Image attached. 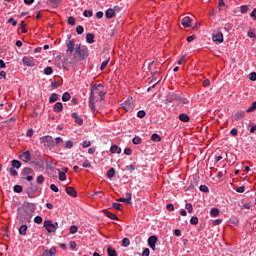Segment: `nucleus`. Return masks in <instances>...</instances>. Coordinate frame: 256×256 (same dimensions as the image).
Here are the masks:
<instances>
[{"instance_id":"nucleus-1","label":"nucleus","mask_w":256,"mask_h":256,"mask_svg":"<svg viewBox=\"0 0 256 256\" xmlns=\"http://www.w3.org/2000/svg\"><path fill=\"white\" fill-rule=\"evenodd\" d=\"M44 227L46 228V231L48 233H55L57 229H59V223L51 221V220H45L44 221Z\"/></svg>"},{"instance_id":"nucleus-2","label":"nucleus","mask_w":256,"mask_h":256,"mask_svg":"<svg viewBox=\"0 0 256 256\" xmlns=\"http://www.w3.org/2000/svg\"><path fill=\"white\" fill-rule=\"evenodd\" d=\"M40 142L44 145V147H48V149H53V147H55V141H53V137L51 136L41 137Z\"/></svg>"},{"instance_id":"nucleus-3","label":"nucleus","mask_w":256,"mask_h":256,"mask_svg":"<svg viewBox=\"0 0 256 256\" xmlns=\"http://www.w3.org/2000/svg\"><path fill=\"white\" fill-rule=\"evenodd\" d=\"M135 104H133V98H128L124 103H122V108L124 111H133Z\"/></svg>"},{"instance_id":"nucleus-4","label":"nucleus","mask_w":256,"mask_h":256,"mask_svg":"<svg viewBox=\"0 0 256 256\" xmlns=\"http://www.w3.org/2000/svg\"><path fill=\"white\" fill-rule=\"evenodd\" d=\"M158 238L157 236L153 235L148 238V245L152 251H155V245H157Z\"/></svg>"},{"instance_id":"nucleus-5","label":"nucleus","mask_w":256,"mask_h":256,"mask_svg":"<svg viewBox=\"0 0 256 256\" xmlns=\"http://www.w3.org/2000/svg\"><path fill=\"white\" fill-rule=\"evenodd\" d=\"M89 107L90 109L93 111V113H95L96 109H95V92L92 90L90 97H89Z\"/></svg>"},{"instance_id":"nucleus-6","label":"nucleus","mask_w":256,"mask_h":256,"mask_svg":"<svg viewBox=\"0 0 256 256\" xmlns=\"http://www.w3.org/2000/svg\"><path fill=\"white\" fill-rule=\"evenodd\" d=\"M75 54L80 57V59H85L87 57V51L85 49H81V46L76 48Z\"/></svg>"},{"instance_id":"nucleus-7","label":"nucleus","mask_w":256,"mask_h":256,"mask_svg":"<svg viewBox=\"0 0 256 256\" xmlns=\"http://www.w3.org/2000/svg\"><path fill=\"white\" fill-rule=\"evenodd\" d=\"M214 43H223V33L218 32L212 36Z\"/></svg>"},{"instance_id":"nucleus-8","label":"nucleus","mask_w":256,"mask_h":256,"mask_svg":"<svg viewBox=\"0 0 256 256\" xmlns=\"http://www.w3.org/2000/svg\"><path fill=\"white\" fill-rule=\"evenodd\" d=\"M21 161H24V163H29L31 160V152L26 151L22 155H20Z\"/></svg>"},{"instance_id":"nucleus-9","label":"nucleus","mask_w":256,"mask_h":256,"mask_svg":"<svg viewBox=\"0 0 256 256\" xmlns=\"http://www.w3.org/2000/svg\"><path fill=\"white\" fill-rule=\"evenodd\" d=\"M192 21L193 19H191V17L186 16L182 19L181 25H183V27H191Z\"/></svg>"},{"instance_id":"nucleus-10","label":"nucleus","mask_w":256,"mask_h":256,"mask_svg":"<svg viewBox=\"0 0 256 256\" xmlns=\"http://www.w3.org/2000/svg\"><path fill=\"white\" fill-rule=\"evenodd\" d=\"M35 191H37V186L31 183V187L27 189L28 197L33 198L35 195Z\"/></svg>"},{"instance_id":"nucleus-11","label":"nucleus","mask_w":256,"mask_h":256,"mask_svg":"<svg viewBox=\"0 0 256 256\" xmlns=\"http://www.w3.org/2000/svg\"><path fill=\"white\" fill-rule=\"evenodd\" d=\"M72 119H74L77 125H83V118H81L76 112L72 113Z\"/></svg>"},{"instance_id":"nucleus-12","label":"nucleus","mask_w":256,"mask_h":256,"mask_svg":"<svg viewBox=\"0 0 256 256\" xmlns=\"http://www.w3.org/2000/svg\"><path fill=\"white\" fill-rule=\"evenodd\" d=\"M66 193L67 195H70V197H77V190L71 186L66 187Z\"/></svg>"},{"instance_id":"nucleus-13","label":"nucleus","mask_w":256,"mask_h":256,"mask_svg":"<svg viewBox=\"0 0 256 256\" xmlns=\"http://www.w3.org/2000/svg\"><path fill=\"white\" fill-rule=\"evenodd\" d=\"M109 61H111V56L109 54H106L105 60L101 63L100 70L103 71L107 65H109Z\"/></svg>"},{"instance_id":"nucleus-14","label":"nucleus","mask_w":256,"mask_h":256,"mask_svg":"<svg viewBox=\"0 0 256 256\" xmlns=\"http://www.w3.org/2000/svg\"><path fill=\"white\" fill-rule=\"evenodd\" d=\"M105 17L106 19H113V17H115V9L109 8L106 10Z\"/></svg>"},{"instance_id":"nucleus-15","label":"nucleus","mask_w":256,"mask_h":256,"mask_svg":"<svg viewBox=\"0 0 256 256\" xmlns=\"http://www.w3.org/2000/svg\"><path fill=\"white\" fill-rule=\"evenodd\" d=\"M23 63L24 65H26L27 67H35V61H33V59H29L27 57L23 58Z\"/></svg>"},{"instance_id":"nucleus-16","label":"nucleus","mask_w":256,"mask_h":256,"mask_svg":"<svg viewBox=\"0 0 256 256\" xmlns=\"http://www.w3.org/2000/svg\"><path fill=\"white\" fill-rule=\"evenodd\" d=\"M54 113H61L63 111V103L57 102L53 107Z\"/></svg>"},{"instance_id":"nucleus-17","label":"nucleus","mask_w":256,"mask_h":256,"mask_svg":"<svg viewBox=\"0 0 256 256\" xmlns=\"http://www.w3.org/2000/svg\"><path fill=\"white\" fill-rule=\"evenodd\" d=\"M245 117V111L239 110L235 113L234 118L236 121H239L240 119H243Z\"/></svg>"},{"instance_id":"nucleus-18","label":"nucleus","mask_w":256,"mask_h":256,"mask_svg":"<svg viewBox=\"0 0 256 256\" xmlns=\"http://www.w3.org/2000/svg\"><path fill=\"white\" fill-rule=\"evenodd\" d=\"M179 119L182 121V123H189V121H191V118L186 113L180 114Z\"/></svg>"},{"instance_id":"nucleus-19","label":"nucleus","mask_w":256,"mask_h":256,"mask_svg":"<svg viewBox=\"0 0 256 256\" xmlns=\"http://www.w3.org/2000/svg\"><path fill=\"white\" fill-rule=\"evenodd\" d=\"M56 253H57V249H55V247H52L49 250L44 251V256H53Z\"/></svg>"},{"instance_id":"nucleus-20","label":"nucleus","mask_w":256,"mask_h":256,"mask_svg":"<svg viewBox=\"0 0 256 256\" xmlns=\"http://www.w3.org/2000/svg\"><path fill=\"white\" fill-rule=\"evenodd\" d=\"M74 50H75V41L70 40L67 43V51H69L70 53H73Z\"/></svg>"},{"instance_id":"nucleus-21","label":"nucleus","mask_w":256,"mask_h":256,"mask_svg":"<svg viewBox=\"0 0 256 256\" xmlns=\"http://www.w3.org/2000/svg\"><path fill=\"white\" fill-rule=\"evenodd\" d=\"M86 41L87 43H95V35H93V33H87Z\"/></svg>"},{"instance_id":"nucleus-22","label":"nucleus","mask_w":256,"mask_h":256,"mask_svg":"<svg viewBox=\"0 0 256 256\" xmlns=\"http://www.w3.org/2000/svg\"><path fill=\"white\" fill-rule=\"evenodd\" d=\"M105 215L108 217V219H112L113 221H117L119 217L117 215L113 214V212L106 211Z\"/></svg>"},{"instance_id":"nucleus-23","label":"nucleus","mask_w":256,"mask_h":256,"mask_svg":"<svg viewBox=\"0 0 256 256\" xmlns=\"http://www.w3.org/2000/svg\"><path fill=\"white\" fill-rule=\"evenodd\" d=\"M117 201L120 203H126V205H131V196L128 194V198H119Z\"/></svg>"},{"instance_id":"nucleus-24","label":"nucleus","mask_w":256,"mask_h":256,"mask_svg":"<svg viewBox=\"0 0 256 256\" xmlns=\"http://www.w3.org/2000/svg\"><path fill=\"white\" fill-rule=\"evenodd\" d=\"M56 101H59V94L52 93L49 98V103H55Z\"/></svg>"},{"instance_id":"nucleus-25","label":"nucleus","mask_w":256,"mask_h":256,"mask_svg":"<svg viewBox=\"0 0 256 256\" xmlns=\"http://www.w3.org/2000/svg\"><path fill=\"white\" fill-rule=\"evenodd\" d=\"M110 153H121V147L117 146V145H113L110 148Z\"/></svg>"},{"instance_id":"nucleus-26","label":"nucleus","mask_w":256,"mask_h":256,"mask_svg":"<svg viewBox=\"0 0 256 256\" xmlns=\"http://www.w3.org/2000/svg\"><path fill=\"white\" fill-rule=\"evenodd\" d=\"M70 100H71V94L69 92H65L62 95V101L65 103V102L70 101Z\"/></svg>"},{"instance_id":"nucleus-27","label":"nucleus","mask_w":256,"mask_h":256,"mask_svg":"<svg viewBox=\"0 0 256 256\" xmlns=\"http://www.w3.org/2000/svg\"><path fill=\"white\" fill-rule=\"evenodd\" d=\"M211 217H219V208H212L210 211Z\"/></svg>"},{"instance_id":"nucleus-28","label":"nucleus","mask_w":256,"mask_h":256,"mask_svg":"<svg viewBox=\"0 0 256 256\" xmlns=\"http://www.w3.org/2000/svg\"><path fill=\"white\" fill-rule=\"evenodd\" d=\"M108 179H113L115 177V168H110L107 172Z\"/></svg>"},{"instance_id":"nucleus-29","label":"nucleus","mask_w":256,"mask_h":256,"mask_svg":"<svg viewBox=\"0 0 256 256\" xmlns=\"http://www.w3.org/2000/svg\"><path fill=\"white\" fill-rule=\"evenodd\" d=\"M27 225H22L20 228H19V233L20 235H27Z\"/></svg>"},{"instance_id":"nucleus-30","label":"nucleus","mask_w":256,"mask_h":256,"mask_svg":"<svg viewBox=\"0 0 256 256\" xmlns=\"http://www.w3.org/2000/svg\"><path fill=\"white\" fill-rule=\"evenodd\" d=\"M108 256H117V251L111 247L107 248Z\"/></svg>"},{"instance_id":"nucleus-31","label":"nucleus","mask_w":256,"mask_h":256,"mask_svg":"<svg viewBox=\"0 0 256 256\" xmlns=\"http://www.w3.org/2000/svg\"><path fill=\"white\" fill-rule=\"evenodd\" d=\"M151 141H154L155 143H159V141H161V136H159L158 134H152L151 136Z\"/></svg>"},{"instance_id":"nucleus-32","label":"nucleus","mask_w":256,"mask_h":256,"mask_svg":"<svg viewBox=\"0 0 256 256\" xmlns=\"http://www.w3.org/2000/svg\"><path fill=\"white\" fill-rule=\"evenodd\" d=\"M12 167H14L15 169H20L21 168V161L13 160L12 161Z\"/></svg>"},{"instance_id":"nucleus-33","label":"nucleus","mask_w":256,"mask_h":256,"mask_svg":"<svg viewBox=\"0 0 256 256\" xmlns=\"http://www.w3.org/2000/svg\"><path fill=\"white\" fill-rule=\"evenodd\" d=\"M190 223L191 225H199V218H197L196 216H192L190 219Z\"/></svg>"},{"instance_id":"nucleus-34","label":"nucleus","mask_w":256,"mask_h":256,"mask_svg":"<svg viewBox=\"0 0 256 256\" xmlns=\"http://www.w3.org/2000/svg\"><path fill=\"white\" fill-rule=\"evenodd\" d=\"M132 143H133L134 145H141V137H139V136L134 137V138L132 139Z\"/></svg>"},{"instance_id":"nucleus-35","label":"nucleus","mask_w":256,"mask_h":256,"mask_svg":"<svg viewBox=\"0 0 256 256\" xmlns=\"http://www.w3.org/2000/svg\"><path fill=\"white\" fill-rule=\"evenodd\" d=\"M129 245H131V241L129 240V238H124L122 240V247H129Z\"/></svg>"},{"instance_id":"nucleus-36","label":"nucleus","mask_w":256,"mask_h":256,"mask_svg":"<svg viewBox=\"0 0 256 256\" xmlns=\"http://www.w3.org/2000/svg\"><path fill=\"white\" fill-rule=\"evenodd\" d=\"M36 181L38 185H43V183H45V177L43 175H39Z\"/></svg>"},{"instance_id":"nucleus-37","label":"nucleus","mask_w":256,"mask_h":256,"mask_svg":"<svg viewBox=\"0 0 256 256\" xmlns=\"http://www.w3.org/2000/svg\"><path fill=\"white\" fill-rule=\"evenodd\" d=\"M53 73V68L48 66L44 69V75H51Z\"/></svg>"},{"instance_id":"nucleus-38","label":"nucleus","mask_w":256,"mask_h":256,"mask_svg":"<svg viewBox=\"0 0 256 256\" xmlns=\"http://www.w3.org/2000/svg\"><path fill=\"white\" fill-rule=\"evenodd\" d=\"M185 209L188 211V213H193V204L186 203L185 204Z\"/></svg>"},{"instance_id":"nucleus-39","label":"nucleus","mask_w":256,"mask_h":256,"mask_svg":"<svg viewBox=\"0 0 256 256\" xmlns=\"http://www.w3.org/2000/svg\"><path fill=\"white\" fill-rule=\"evenodd\" d=\"M67 179V174L59 170V181H65Z\"/></svg>"},{"instance_id":"nucleus-40","label":"nucleus","mask_w":256,"mask_h":256,"mask_svg":"<svg viewBox=\"0 0 256 256\" xmlns=\"http://www.w3.org/2000/svg\"><path fill=\"white\" fill-rule=\"evenodd\" d=\"M65 149H73V141H71V140L66 141Z\"/></svg>"},{"instance_id":"nucleus-41","label":"nucleus","mask_w":256,"mask_h":256,"mask_svg":"<svg viewBox=\"0 0 256 256\" xmlns=\"http://www.w3.org/2000/svg\"><path fill=\"white\" fill-rule=\"evenodd\" d=\"M256 110V102H253L251 107L247 109V113H253Z\"/></svg>"},{"instance_id":"nucleus-42","label":"nucleus","mask_w":256,"mask_h":256,"mask_svg":"<svg viewBox=\"0 0 256 256\" xmlns=\"http://www.w3.org/2000/svg\"><path fill=\"white\" fill-rule=\"evenodd\" d=\"M247 36L250 39H256V34H255V31H253V30H249L248 33H247Z\"/></svg>"},{"instance_id":"nucleus-43","label":"nucleus","mask_w":256,"mask_h":256,"mask_svg":"<svg viewBox=\"0 0 256 256\" xmlns=\"http://www.w3.org/2000/svg\"><path fill=\"white\" fill-rule=\"evenodd\" d=\"M145 115H147V112H145V110H140L137 113V117H139V119H143V117H145Z\"/></svg>"},{"instance_id":"nucleus-44","label":"nucleus","mask_w":256,"mask_h":256,"mask_svg":"<svg viewBox=\"0 0 256 256\" xmlns=\"http://www.w3.org/2000/svg\"><path fill=\"white\" fill-rule=\"evenodd\" d=\"M83 31H85V28H83V26L79 25L76 27V32L78 33V35H83Z\"/></svg>"},{"instance_id":"nucleus-45","label":"nucleus","mask_w":256,"mask_h":256,"mask_svg":"<svg viewBox=\"0 0 256 256\" xmlns=\"http://www.w3.org/2000/svg\"><path fill=\"white\" fill-rule=\"evenodd\" d=\"M240 9H241L242 15H245V13H247V11H249V6H247V5H242V6L240 7Z\"/></svg>"},{"instance_id":"nucleus-46","label":"nucleus","mask_w":256,"mask_h":256,"mask_svg":"<svg viewBox=\"0 0 256 256\" xmlns=\"http://www.w3.org/2000/svg\"><path fill=\"white\" fill-rule=\"evenodd\" d=\"M34 223H37V225H41V223H43V218L41 216H36L34 218Z\"/></svg>"},{"instance_id":"nucleus-47","label":"nucleus","mask_w":256,"mask_h":256,"mask_svg":"<svg viewBox=\"0 0 256 256\" xmlns=\"http://www.w3.org/2000/svg\"><path fill=\"white\" fill-rule=\"evenodd\" d=\"M84 17H93V11L91 10H85L83 12Z\"/></svg>"},{"instance_id":"nucleus-48","label":"nucleus","mask_w":256,"mask_h":256,"mask_svg":"<svg viewBox=\"0 0 256 256\" xmlns=\"http://www.w3.org/2000/svg\"><path fill=\"white\" fill-rule=\"evenodd\" d=\"M77 231H79V228H77V226L73 225L70 227V233L72 235H75V233H77Z\"/></svg>"},{"instance_id":"nucleus-49","label":"nucleus","mask_w":256,"mask_h":256,"mask_svg":"<svg viewBox=\"0 0 256 256\" xmlns=\"http://www.w3.org/2000/svg\"><path fill=\"white\" fill-rule=\"evenodd\" d=\"M15 193H21L23 191V187L21 185L14 186Z\"/></svg>"},{"instance_id":"nucleus-50","label":"nucleus","mask_w":256,"mask_h":256,"mask_svg":"<svg viewBox=\"0 0 256 256\" xmlns=\"http://www.w3.org/2000/svg\"><path fill=\"white\" fill-rule=\"evenodd\" d=\"M200 191H202V193H209V187H207V185H201Z\"/></svg>"},{"instance_id":"nucleus-51","label":"nucleus","mask_w":256,"mask_h":256,"mask_svg":"<svg viewBox=\"0 0 256 256\" xmlns=\"http://www.w3.org/2000/svg\"><path fill=\"white\" fill-rule=\"evenodd\" d=\"M82 147L87 149V147H91V141L84 140L82 143Z\"/></svg>"},{"instance_id":"nucleus-52","label":"nucleus","mask_w":256,"mask_h":256,"mask_svg":"<svg viewBox=\"0 0 256 256\" xmlns=\"http://www.w3.org/2000/svg\"><path fill=\"white\" fill-rule=\"evenodd\" d=\"M75 23H76L75 17L70 16L68 18V25H75Z\"/></svg>"},{"instance_id":"nucleus-53","label":"nucleus","mask_w":256,"mask_h":256,"mask_svg":"<svg viewBox=\"0 0 256 256\" xmlns=\"http://www.w3.org/2000/svg\"><path fill=\"white\" fill-rule=\"evenodd\" d=\"M51 191H54V193H59V188L55 184L50 185Z\"/></svg>"},{"instance_id":"nucleus-54","label":"nucleus","mask_w":256,"mask_h":256,"mask_svg":"<svg viewBox=\"0 0 256 256\" xmlns=\"http://www.w3.org/2000/svg\"><path fill=\"white\" fill-rule=\"evenodd\" d=\"M250 81H256V72H252L248 75Z\"/></svg>"},{"instance_id":"nucleus-55","label":"nucleus","mask_w":256,"mask_h":256,"mask_svg":"<svg viewBox=\"0 0 256 256\" xmlns=\"http://www.w3.org/2000/svg\"><path fill=\"white\" fill-rule=\"evenodd\" d=\"M61 143H63V138H61V137L55 138L54 146L61 145Z\"/></svg>"},{"instance_id":"nucleus-56","label":"nucleus","mask_w":256,"mask_h":256,"mask_svg":"<svg viewBox=\"0 0 256 256\" xmlns=\"http://www.w3.org/2000/svg\"><path fill=\"white\" fill-rule=\"evenodd\" d=\"M166 209L167 211H175V206L173 204H167Z\"/></svg>"},{"instance_id":"nucleus-57","label":"nucleus","mask_w":256,"mask_h":256,"mask_svg":"<svg viewBox=\"0 0 256 256\" xmlns=\"http://www.w3.org/2000/svg\"><path fill=\"white\" fill-rule=\"evenodd\" d=\"M112 207H113L114 209H116L117 211H121V204H119V203H113V204H112Z\"/></svg>"},{"instance_id":"nucleus-58","label":"nucleus","mask_w":256,"mask_h":256,"mask_svg":"<svg viewBox=\"0 0 256 256\" xmlns=\"http://www.w3.org/2000/svg\"><path fill=\"white\" fill-rule=\"evenodd\" d=\"M230 133L232 137H237V134L239 133V131L237 130V128H233Z\"/></svg>"},{"instance_id":"nucleus-59","label":"nucleus","mask_w":256,"mask_h":256,"mask_svg":"<svg viewBox=\"0 0 256 256\" xmlns=\"http://www.w3.org/2000/svg\"><path fill=\"white\" fill-rule=\"evenodd\" d=\"M150 253H151V251L149 250V248H145V249L143 250L142 256H149Z\"/></svg>"},{"instance_id":"nucleus-60","label":"nucleus","mask_w":256,"mask_h":256,"mask_svg":"<svg viewBox=\"0 0 256 256\" xmlns=\"http://www.w3.org/2000/svg\"><path fill=\"white\" fill-rule=\"evenodd\" d=\"M10 174H11L13 177H17L18 172H17V170H15L14 168H10Z\"/></svg>"},{"instance_id":"nucleus-61","label":"nucleus","mask_w":256,"mask_h":256,"mask_svg":"<svg viewBox=\"0 0 256 256\" xmlns=\"http://www.w3.org/2000/svg\"><path fill=\"white\" fill-rule=\"evenodd\" d=\"M237 193H245V186H240L236 189Z\"/></svg>"},{"instance_id":"nucleus-62","label":"nucleus","mask_w":256,"mask_h":256,"mask_svg":"<svg viewBox=\"0 0 256 256\" xmlns=\"http://www.w3.org/2000/svg\"><path fill=\"white\" fill-rule=\"evenodd\" d=\"M131 153H133V150H131V148H125L124 149V154L125 155H131Z\"/></svg>"},{"instance_id":"nucleus-63","label":"nucleus","mask_w":256,"mask_h":256,"mask_svg":"<svg viewBox=\"0 0 256 256\" xmlns=\"http://www.w3.org/2000/svg\"><path fill=\"white\" fill-rule=\"evenodd\" d=\"M209 85H211V81L209 79L203 81V87H209Z\"/></svg>"},{"instance_id":"nucleus-64","label":"nucleus","mask_w":256,"mask_h":256,"mask_svg":"<svg viewBox=\"0 0 256 256\" xmlns=\"http://www.w3.org/2000/svg\"><path fill=\"white\" fill-rule=\"evenodd\" d=\"M187 61V58L185 56H182L181 59L178 61V65H183Z\"/></svg>"}]
</instances>
